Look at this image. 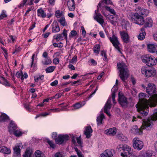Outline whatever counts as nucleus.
<instances>
[{
  "label": "nucleus",
  "instance_id": "1",
  "mask_svg": "<svg viewBox=\"0 0 157 157\" xmlns=\"http://www.w3.org/2000/svg\"><path fill=\"white\" fill-rule=\"evenodd\" d=\"M147 97L146 94L144 93H140L139 94V102L136 105L138 112H140L141 116H147L148 112V105L150 107L153 102L147 100L145 98Z\"/></svg>",
  "mask_w": 157,
  "mask_h": 157
},
{
  "label": "nucleus",
  "instance_id": "2",
  "mask_svg": "<svg viewBox=\"0 0 157 157\" xmlns=\"http://www.w3.org/2000/svg\"><path fill=\"white\" fill-rule=\"evenodd\" d=\"M157 120V109H155L152 116L148 117L147 120H142V126L140 128H138L136 126L135 133L136 134H140L142 133V129H148V128H151L153 124V121Z\"/></svg>",
  "mask_w": 157,
  "mask_h": 157
},
{
  "label": "nucleus",
  "instance_id": "3",
  "mask_svg": "<svg viewBox=\"0 0 157 157\" xmlns=\"http://www.w3.org/2000/svg\"><path fill=\"white\" fill-rule=\"evenodd\" d=\"M146 92L151 96V97L154 98V101L153 103L151 104V106H157V94H155L156 92V89L155 85L152 83H150L148 84V87L146 88Z\"/></svg>",
  "mask_w": 157,
  "mask_h": 157
},
{
  "label": "nucleus",
  "instance_id": "4",
  "mask_svg": "<svg viewBox=\"0 0 157 157\" xmlns=\"http://www.w3.org/2000/svg\"><path fill=\"white\" fill-rule=\"evenodd\" d=\"M117 150L118 151H123L121 155L123 157L130 156L132 153V150L130 147L125 144H120L117 145Z\"/></svg>",
  "mask_w": 157,
  "mask_h": 157
},
{
  "label": "nucleus",
  "instance_id": "5",
  "mask_svg": "<svg viewBox=\"0 0 157 157\" xmlns=\"http://www.w3.org/2000/svg\"><path fill=\"white\" fill-rule=\"evenodd\" d=\"M117 66L119 71V75L121 78H128L130 75L129 73L127 66L124 63H118Z\"/></svg>",
  "mask_w": 157,
  "mask_h": 157
},
{
  "label": "nucleus",
  "instance_id": "6",
  "mask_svg": "<svg viewBox=\"0 0 157 157\" xmlns=\"http://www.w3.org/2000/svg\"><path fill=\"white\" fill-rule=\"evenodd\" d=\"M104 2L106 4H112V2L110 0H103L101 2L99 3L98 6V10L95 11V14L94 16V19L96 20L101 25L103 24L104 22V20L103 19V17L101 14L99 13L98 12L99 7H101V6L104 5Z\"/></svg>",
  "mask_w": 157,
  "mask_h": 157
},
{
  "label": "nucleus",
  "instance_id": "7",
  "mask_svg": "<svg viewBox=\"0 0 157 157\" xmlns=\"http://www.w3.org/2000/svg\"><path fill=\"white\" fill-rule=\"evenodd\" d=\"M142 61L147 66L151 67L156 64L157 62V57L155 58L153 56L146 55L143 57Z\"/></svg>",
  "mask_w": 157,
  "mask_h": 157
},
{
  "label": "nucleus",
  "instance_id": "8",
  "mask_svg": "<svg viewBox=\"0 0 157 157\" xmlns=\"http://www.w3.org/2000/svg\"><path fill=\"white\" fill-rule=\"evenodd\" d=\"M131 15V19L133 22L140 25H142L144 24V20L142 16L136 13H132Z\"/></svg>",
  "mask_w": 157,
  "mask_h": 157
},
{
  "label": "nucleus",
  "instance_id": "9",
  "mask_svg": "<svg viewBox=\"0 0 157 157\" xmlns=\"http://www.w3.org/2000/svg\"><path fill=\"white\" fill-rule=\"evenodd\" d=\"M109 39L115 48L119 52L121 53V48L119 46L120 44L118 40L117 36L113 34L112 36V37H109Z\"/></svg>",
  "mask_w": 157,
  "mask_h": 157
},
{
  "label": "nucleus",
  "instance_id": "10",
  "mask_svg": "<svg viewBox=\"0 0 157 157\" xmlns=\"http://www.w3.org/2000/svg\"><path fill=\"white\" fill-rule=\"evenodd\" d=\"M118 102L124 108L127 107L128 104V99L123 95H121L120 93L118 94Z\"/></svg>",
  "mask_w": 157,
  "mask_h": 157
},
{
  "label": "nucleus",
  "instance_id": "11",
  "mask_svg": "<svg viewBox=\"0 0 157 157\" xmlns=\"http://www.w3.org/2000/svg\"><path fill=\"white\" fill-rule=\"evenodd\" d=\"M141 71L142 73L147 78L151 77L152 76L154 75L156 73V72L154 70L148 69L145 67H142Z\"/></svg>",
  "mask_w": 157,
  "mask_h": 157
},
{
  "label": "nucleus",
  "instance_id": "12",
  "mask_svg": "<svg viewBox=\"0 0 157 157\" xmlns=\"http://www.w3.org/2000/svg\"><path fill=\"white\" fill-rule=\"evenodd\" d=\"M133 146L134 148L140 150L143 147L144 143L138 138H135L133 140Z\"/></svg>",
  "mask_w": 157,
  "mask_h": 157
},
{
  "label": "nucleus",
  "instance_id": "13",
  "mask_svg": "<svg viewBox=\"0 0 157 157\" xmlns=\"http://www.w3.org/2000/svg\"><path fill=\"white\" fill-rule=\"evenodd\" d=\"M69 136L67 135H59L57 138H55V141L57 144H61L64 142H66L69 139Z\"/></svg>",
  "mask_w": 157,
  "mask_h": 157
},
{
  "label": "nucleus",
  "instance_id": "14",
  "mask_svg": "<svg viewBox=\"0 0 157 157\" xmlns=\"http://www.w3.org/2000/svg\"><path fill=\"white\" fill-rule=\"evenodd\" d=\"M23 145L21 143H17L14 147V155L15 157H17L21 156L20 152L21 149L22 148Z\"/></svg>",
  "mask_w": 157,
  "mask_h": 157
},
{
  "label": "nucleus",
  "instance_id": "15",
  "mask_svg": "<svg viewBox=\"0 0 157 157\" xmlns=\"http://www.w3.org/2000/svg\"><path fill=\"white\" fill-rule=\"evenodd\" d=\"M136 11V13H138L139 15L142 16L143 17L147 16L149 13L148 10L144 9H142L140 7H138L135 9Z\"/></svg>",
  "mask_w": 157,
  "mask_h": 157
},
{
  "label": "nucleus",
  "instance_id": "16",
  "mask_svg": "<svg viewBox=\"0 0 157 157\" xmlns=\"http://www.w3.org/2000/svg\"><path fill=\"white\" fill-rule=\"evenodd\" d=\"M111 98H109L104 107V112L109 116H111L110 113H109L108 111L110 110L111 108Z\"/></svg>",
  "mask_w": 157,
  "mask_h": 157
},
{
  "label": "nucleus",
  "instance_id": "17",
  "mask_svg": "<svg viewBox=\"0 0 157 157\" xmlns=\"http://www.w3.org/2000/svg\"><path fill=\"white\" fill-rule=\"evenodd\" d=\"M120 34L123 41L127 44L129 42V36L127 33L125 31L120 32Z\"/></svg>",
  "mask_w": 157,
  "mask_h": 157
},
{
  "label": "nucleus",
  "instance_id": "18",
  "mask_svg": "<svg viewBox=\"0 0 157 157\" xmlns=\"http://www.w3.org/2000/svg\"><path fill=\"white\" fill-rule=\"evenodd\" d=\"M152 151H140L138 157H152Z\"/></svg>",
  "mask_w": 157,
  "mask_h": 157
},
{
  "label": "nucleus",
  "instance_id": "19",
  "mask_svg": "<svg viewBox=\"0 0 157 157\" xmlns=\"http://www.w3.org/2000/svg\"><path fill=\"white\" fill-rule=\"evenodd\" d=\"M93 130L90 126H88L86 127L85 130L84 131V134L87 138H90L91 136V133Z\"/></svg>",
  "mask_w": 157,
  "mask_h": 157
},
{
  "label": "nucleus",
  "instance_id": "20",
  "mask_svg": "<svg viewBox=\"0 0 157 157\" xmlns=\"http://www.w3.org/2000/svg\"><path fill=\"white\" fill-rule=\"evenodd\" d=\"M153 21L151 18L148 17L147 18L145 21H144V27L143 28H146L147 27H151L152 25Z\"/></svg>",
  "mask_w": 157,
  "mask_h": 157
},
{
  "label": "nucleus",
  "instance_id": "21",
  "mask_svg": "<svg viewBox=\"0 0 157 157\" xmlns=\"http://www.w3.org/2000/svg\"><path fill=\"white\" fill-rule=\"evenodd\" d=\"M147 50L151 53H154L157 52V46L153 44L147 45Z\"/></svg>",
  "mask_w": 157,
  "mask_h": 157
},
{
  "label": "nucleus",
  "instance_id": "22",
  "mask_svg": "<svg viewBox=\"0 0 157 157\" xmlns=\"http://www.w3.org/2000/svg\"><path fill=\"white\" fill-rule=\"evenodd\" d=\"M52 32L53 33L59 32L60 30V28L58 22L56 21H54L52 24Z\"/></svg>",
  "mask_w": 157,
  "mask_h": 157
},
{
  "label": "nucleus",
  "instance_id": "23",
  "mask_svg": "<svg viewBox=\"0 0 157 157\" xmlns=\"http://www.w3.org/2000/svg\"><path fill=\"white\" fill-rule=\"evenodd\" d=\"M67 5L70 11H73L75 9V2L74 0H68Z\"/></svg>",
  "mask_w": 157,
  "mask_h": 157
},
{
  "label": "nucleus",
  "instance_id": "24",
  "mask_svg": "<svg viewBox=\"0 0 157 157\" xmlns=\"http://www.w3.org/2000/svg\"><path fill=\"white\" fill-rule=\"evenodd\" d=\"M117 130L116 128H113L106 130L105 131V133L107 135L114 136L116 134Z\"/></svg>",
  "mask_w": 157,
  "mask_h": 157
},
{
  "label": "nucleus",
  "instance_id": "25",
  "mask_svg": "<svg viewBox=\"0 0 157 157\" xmlns=\"http://www.w3.org/2000/svg\"><path fill=\"white\" fill-rule=\"evenodd\" d=\"M140 30V34L138 36V38L139 40H142L144 39L146 33L144 28H142Z\"/></svg>",
  "mask_w": 157,
  "mask_h": 157
},
{
  "label": "nucleus",
  "instance_id": "26",
  "mask_svg": "<svg viewBox=\"0 0 157 157\" xmlns=\"http://www.w3.org/2000/svg\"><path fill=\"white\" fill-rule=\"evenodd\" d=\"M37 15L38 16L43 18L46 17V14L42 8H40L37 10Z\"/></svg>",
  "mask_w": 157,
  "mask_h": 157
},
{
  "label": "nucleus",
  "instance_id": "27",
  "mask_svg": "<svg viewBox=\"0 0 157 157\" xmlns=\"http://www.w3.org/2000/svg\"><path fill=\"white\" fill-rule=\"evenodd\" d=\"M0 152L4 154H9L11 152V151L9 148L5 146H2L0 147Z\"/></svg>",
  "mask_w": 157,
  "mask_h": 157
},
{
  "label": "nucleus",
  "instance_id": "28",
  "mask_svg": "<svg viewBox=\"0 0 157 157\" xmlns=\"http://www.w3.org/2000/svg\"><path fill=\"white\" fill-rule=\"evenodd\" d=\"M84 104V103L83 104H81L79 102H77L72 105V110H74L78 109L83 106Z\"/></svg>",
  "mask_w": 157,
  "mask_h": 157
},
{
  "label": "nucleus",
  "instance_id": "29",
  "mask_svg": "<svg viewBox=\"0 0 157 157\" xmlns=\"http://www.w3.org/2000/svg\"><path fill=\"white\" fill-rule=\"evenodd\" d=\"M91 74L88 73L87 74L84 75H81L78 76V74L75 73L74 74L72 77H71V78H76L77 77L79 78H90V77L89 76V75H90Z\"/></svg>",
  "mask_w": 157,
  "mask_h": 157
},
{
  "label": "nucleus",
  "instance_id": "30",
  "mask_svg": "<svg viewBox=\"0 0 157 157\" xmlns=\"http://www.w3.org/2000/svg\"><path fill=\"white\" fill-rule=\"evenodd\" d=\"M104 115L101 113L100 115L97 117V124L98 126L101 125L102 123V120L104 118Z\"/></svg>",
  "mask_w": 157,
  "mask_h": 157
},
{
  "label": "nucleus",
  "instance_id": "31",
  "mask_svg": "<svg viewBox=\"0 0 157 157\" xmlns=\"http://www.w3.org/2000/svg\"><path fill=\"white\" fill-rule=\"evenodd\" d=\"M117 90V86H113V87L111 91L112 92V100L113 102L114 103H115V93L116 92Z\"/></svg>",
  "mask_w": 157,
  "mask_h": 157
},
{
  "label": "nucleus",
  "instance_id": "32",
  "mask_svg": "<svg viewBox=\"0 0 157 157\" xmlns=\"http://www.w3.org/2000/svg\"><path fill=\"white\" fill-rule=\"evenodd\" d=\"M17 128V126L15 125V123L13 121H11L10 123V126L9 127V130L10 132L12 131L14 132L16 131Z\"/></svg>",
  "mask_w": 157,
  "mask_h": 157
},
{
  "label": "nucleus",
  "instance_id": "33",
  "mask_svg": "<svg viewBox=\"0 0 157 157\" xmlns=\"http://www.w3.org/2000/svg\"><path fill=\"white\" fill-rule=\"evenodd\" d=\"M32 153L31 149L28 148L26 150L25 154L23 155V157H32Z\"/></svg>",
  "mask_w": 157,
  "mask_h": 157
},
{
  "label": "nucleus",
  "instance_id": "34",
  "mask_svg": "<svg viewBox=\"0 0 157 157\" xmlns=\"http://www.w3.org/2000/svg\"><path fill=\"white\" fill-rule=\"evenodd\" d=\"M55 16L57 18L64 17V13L63 11H60L59 10H57L55 11Z\"/></svg>",
  "mask_w": 157,
  "mask_h": 157
},
{
  "label": "nucleus",
  "instance_id": "35",
  "mask_svg": "<svg viewBox=\"0 0 157 157\" xmlns=\"http://www.w3.org/2000/svg\"><path fill=\"white\" fill-rule=\"evenodd\" d=\"M34 157H45V156L40 151L37 150L35 152Z\"/></svg>",
  "mask_w": 157,
  "mask_h": 157
},
{
  "label": "nucleus",
  "instance_id": "36",
  "mask_svg": "<svg viewBox=\"0 0 157 157\" xmlns=\"http://www.w3.org/2000/svg\"><path fill=\"white\" fill-rule=\"evenodd\" d=\"M59 22L61 25L63 26H65L67 25V23L64 17H62L60 19L57 20Z\"/></svg>",
  "mask_w": 157,
  "mask_h": 157
},
{
  "label": "nucleus",
  "instance_id": "37",
  "mask_svg": "<svg viewBox=\"0 0 157 157\" xmlns=\"http://www.w3.org/2000/svg\"><path fill=\"white\" fill-rule=\"evenodd\" d=\"M9 117L5 114H2L0 117V122L5 121L9 120Z\"/></svg>",
  "mask_w": 157,
  "mask_h": 157
},
{
  "label": "nucleus",
  "instance_id": "38",
  "mask_svg": "<svg viewBox=\"0 0 157 157\" xmlns=\"http://www.w3.org/2000/svg\"><path fill=\"white\" fill-rule=\"evenodd\" d=\"M53 38L57 40V41H59V40H63V36L62 34H59L54 35L53 36Z\"/></svg>",
  "mask_w": 157,
  "mask_h": 157
},
{
  "label": "nucleus",
  "instance_id": "39",
  "mask_svg": "<svg viewBox=\"0 0 157 157\" xmlns=\"http://www.w3.org/2000/svg\"><path fill=\"white\" fill-rule=\"evenodd\" d=\"M94 52L97 54H98L100 51V46L99 44H97L94 46Z\"/></svg>",
  "mask_w": 157,
  "mask_h": 157
},
{
  "label": "nucleus",
  "instance_id": "40",
  "mask_svg": "<svg viewBox=\"0 0 157 157\" xmlns=\"http://www.w3.org/2000/svg\"><path fill=\"white\" fill-rule=\"evenodd\" d=\"M106 154L108 156V157L112 156L114 154V151L112 150L107 149L105 151Z\"/></svg>",
  "mask_w": 157,
  "mask_h": 157
},
{
  "label": "nucleus",
  "instance_id": "41",
  "mask_svg": "<svg viewBox=\"0 0 157 157\" xmlns=\"http://www.w3.org/2000/svg\"><path fill=\"white\" fill-rule=\"evenodd\" d=\"M117 137L122 141H125L127 139V137L122 134L117 135Z\"/></svg>",
  "mask_w": 157,
  "mask_h": 157
},
{
  "label": "nucleus",
  "instance_id": "42",
  "mask_svg": "<svg viewBox=\"0 0 157 157\" xmlns=\"http://www.w3.org/2000/svg\"><path fill=\"white\" fill-rule=\"evenodd\" d=\"M55 68V67L54 66H50L47 67L45 70V71L46 73H51L53 72Z\"/></svg>",
  "mask_w": 157,
  "mask_h": 157
},
{
  "label": "nucleus",
  "instance_id": "43",
  "mask_svg": "<svg viewBox=\"0 0 157 157\" xmlns=\"http://www.w3.org/2000/svg\"><path fill=\"white\" fill-rule=\"evenodd\" d=\"M105 8L109 12L111 13L112 14L114 15L116 14V12L114 10V9L111 8L107 6H105Z\"/></svg>",
  "mask_w": 157,
  "mask_h": 157
},
{
  "label": "nucleus",
  "instance_id": "44",
  "mask_svg": "<svg viewBox=\"0 0 157 157\" xmlns=\"http://www.w3.org/2000/svg\"><path fill=\"white\" fill-rule=\"evenodd\" d=\"M75 149L76 151V153L78 156V157H84V155L82 153L81 151L78 149L77 147H75Z\"/></svg>",
  "mask_w": 157,
  "mask_h": 157
},
{
  "label": "nucleus",
  "instance_id": "45",
  "mask_svg": "<svg viewBox=\"0 0 157 157\" xmlns=\"http://www.w3.org/2000/svg\"><path fill=\"white\" fill-rule=\"evenodd\" d=\"M51 63L52 61L49 58H46L44 61H42V63L44 65H48L50 64Z\"/></svg>",
  "mask_w": 157,
  "mask_h": 157
},
{
  "label": "nucleus",
  "instance_id": "46",
  "mask_svg": "<svg viewBox=\"0 0 157 157\" xmlns=\"http://www.w3.org/2000/svg\"><path fill=\"white\" fill-rule=\"evenodd\" d=\"M0 83L6 86H10V83L6 79H2V80L0 81Z\"/></svg>",
  "mask_w": 157,
  "mask_h": 157
},
{
  "label": "nucleus",
  "instance_id": "47",
  "mask_svg": "<svg viewBox=\"0 0 157 157\" xmlns=\"http://www.w3.org/2000/svg\"><path fill=\"white\" fill-rule=\"evenodd\" d=\"M13 134L16 136H19L22 135V133L20 131L16 130L13 132Z\"/></svg>",
  "mask_w": 157,
  "mask_h": 157
},
{
  "label": "nucleus",
  "instance_id": "48",
  "mask_svg": "<svg viewBox=\"0 0 157 157\" xmlns=\"http://www.w3.org/2000/svg\"><path fill=\"white\" fill-rule=\"evenodd\" d=\"M47 142L51 147L52 148H54L55 147V145L52 141L49 139H47Z\"/></svg>",
  "mask_w": 157,
  "mask_h": 157
},
{
  "label": "nucleus",
  "instance_id": "49",
  "mask_svg": "<svg viewBox=\"0 0 157 157\" xmlns=\"http://www.w3.org/2000/svg\"><path fill=\"white\" fill-rule=\"evenodd\" d=\"M138 118L139 119H142L141 116L140 115H136V116H133V119L132 120V121H136L137 120V118Z\"/></svg>",
  "mask_w": 157,
  "mask_h": 157
},
{
  "label": "nucleus",
  "instance_id": "50",
  "mask_svg": "<svg viewBox=\"0 0 157 157\" xmlns=\"http://www.w3.org/2000/svg\"><path fill=\"white\" fill-rule=\"evenodd\" d=\"M80 138L81 136H79V137H76V138L77 143L79 144L80 146H81L82 144V142L81 141Z\"/></svg>",
  "mask_w": 157,
  "mask_h": 157
},
{
  "label": "nucleus",
  "instance_id": "51",
  "mask_svg": "<svg viewBox=\"0 0 157 157\" xmlns=\"http://www.w3.org/2000/svg\"><path fill=\"white\" fill-rule=\"evenodd\" d=\"M22 75V72L21 71V72H20L19 71H18L17 72V73L16 74V76L18 78H19L20 77H21V78Z\"/></svg>",
  "mask_w": 157,
  "mask_h": 157
},
{
  "label": "nucleus",
  "instance_id": "52",
  "mask_svg": "<svg viewBox=\"0 0 157 157\" xmlns=\"http://www.w3.org/2000/svg\"><path fill=\"white\" fill-rule=\"evenodd\" d=\"M77 34L76 31L74 30H73L71 31V32L70 33V36H75Z\"/></svg>",
  "mask_w": 157,
  "mask_h": 157
},
{
  "label": "nucleus",
  "instance_id": "53",
  "mask_svg": "<svg viewBox=\"0 0 157 157\" xmlns=\"http://www.w3.org/2000/svg\"><path fill=\"white\" fill-rule=\"evenodd\" d=\"M67 30L65 29H64L63 33H62V35L63 36H64L66 40L67 39Z\"/></svg>",
  "mask_w": 157,
  "mask_h": 157
},
{
  "label": "nucleus",
  "instance_id": "54",
  "mask_svg": "<svg viewBox=\"0 0 157 157\" xmlns=\"http://www.w3.org/2000/svg\"><path fill=\"white\" fill-rule=\"evenodd\" d=\"M55 157H64L63 155L60 152H57L55 155Z\"/></svg>",
  "mask_w": 157,
  "mask_h": 157
},
{
  "label": "nucleus",
  "instance_id": "55",
  "mask_svg": "<svg viewBox=\"0 0 157 157\" xmlns=\"http://www.w3.org/2000/svg\"><path fill=\"white\" fill-rule=\"evenodd\" d=\"M58 83V81L57 80H55L54 82L51 83L50 85L51 86H56Z\"/></svg>",
  "mask_w": 157,
  "mask_h": 157
},
{
  "label": "nucleus",
  "instance_id": "56",
  "mask_svg": "<svg viewBox=\"0 0 157 157\" xmlns=\"http://www.w3.org/2000/svg\"><path fill=\"white\" fill-rule=\"evenodd\" d=\"M81 84L80 80H79L77 81H74L72 82V85H79Z\"/></svg>",
  "mask_w": 157,
  "mask_h": 157
},
{
  "label": "nucleus",
  "instance_id": "57",
  "mask_svg": "<svg viewBox=\"0 0 157 157\" xmlns=\"http://www.w3.org/2000/svg\"><path fill=\"white\" fill-rule=\"evenodd\" d=\"M59 60L57 58H56L54 59L53 60V62L55 64H57L59 63Z\"/></svg>",
  "mask_w": 157,
  "mask_h": 157
},
{
  "label": "nucleus",
  "instance_id": "58",
  "mask_svg": "<svg viewBox=\"0 0 157 157\" xmlns=\"http://www.w3.org/2000/svg\"><path fill=\"white\" fill-rule=\"evenodd\" d=\"M28 77V75L26 72H25L23 74L22 73V75L21 78H26Z\"/></svg>",
  "mask_w": 157,
  "mask_h": 157
},
{
  "label": "nucleus",
  "instance_id": "59",
  "mask_svg": "<svg viewBox=\"0 0 157 157\" xmlns=\"http://www.w3.org/2000/svg\"><path fill=\"white\" fill-rule=\"evenodd\" d=\"M6 16L7 15H6V14L4 13L3 11L2 12V13L0 16V19H2L4 17H6Z\"/></svg>",
  "mask_w": 157,
  "mask_h": 157
},
{
  "label": "nucleus",
  "instance_id": "60",
  "mask_svg": "<svg viewBox=\"0 0 157 157\" xmlns=\"http://www.w3.org/2000/svg\"><path fill=\"white\" fill-rule=\"evenodd\" d=\"M60 109L59 108H56L55 109H50L48 110L49 111L51 110L52 111V112H58L60 111Z\"/></svg>",
  "mask_w": 157,
  "mask_h": 157
},
{
  "label": "nucleus",
  "instance_id": "61",
  "mask_svg": "<svg viewBox=\"0 0 157 157\" xmlns=\"http://www.w3.org/2000/svg\"><path fill=\"white\" fill-rule=\"evenodd\" d=\"M90 61L93 65H96L97 64V62L94 60L93 59H90Z\"/></svg>",
  "mask_w": 157,
  "mask_h": 157
},
{
  "label": "nucleus",
  "instance_id": "62",
  "mask_svg": "<svg viewBox=\"0 0 157 157\" xmlns=\"http://www.w3.org/2000/svg\"><path fill=\"white\" fill-rule=\"evenodd\" d=\"M61 94H56L55 96H53V98L55 99H58L61 96Z\"/></svg>",
  "mask_w": 157,
  "mask_h": 157
},
{
  "label": "nucleus",
  "instance_id": "63",
  "mask_svg": "<svg viewBox=\"0 0 157 157\" xmlns=\"http://www.w3.org/2000/svg\"><path fill=\"white\" fill-rule=\"evenodd\" d=\"M77 60V56H74L72 59L70 61L71 63H73L75 61Z\"/></svg>",
  "mask_w": 157,
  "mask_h": 157
},
{
  "label": "nucleus",
  "instance_id": "64",
  "mask_svg": "<svg viewBox=\"0 0 157 157\" xmlns=\"http://www.w3.org/2000/svg\"><path fill=\"white\" fill-rule=\"evenodd\" d=\"M100 156L101 157H108V155H106L105 151L104 152V153H101L100 154Z\"/></svg>",
  "mask_w": 157,
  "mask_h": 157
}]
</instances>
